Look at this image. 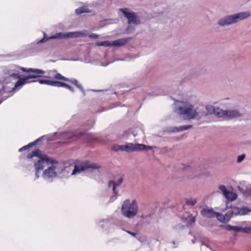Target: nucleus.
<instances>
[{
    "label": "nucleus",
    "mask_w": 251,
    "mask_h": 251,
    "mask_svg": "<svg viewBox=\"0 0 251 251\" xmlns=\"http://www.w3.org/2000/svg\"><path fill=\"white\" fill-rule=\"evenodd\" d=\"M44 77L48 79H39L38 81L40 84H44L57 87H62L69 90L71 92H74V90L73 87L66 83L58 81L63 80L75 85L78 88L83 91L82 86L78 83V82L76 79H70L68 78L63 76L56 70L50 71L48 72V75L44 76Z\"/></svg>",
    "instance_id": "f257e3e1"
},
{
    "label": "nucleus",
    "mask_w": 251,
    "mask_h": 251,
    "mask_svg": "<svg viewBox=\"0 0 251 251\" xmlns=\"http://www.w3.org/2000/svg\"><path fill=\"white\" fill-rule=\"evenodd\" d=\"M174 111L177 115L184 116V119L186 120L194 119L199 116L200 117L207 116L204 111L198 112L191 103L176 100H174Z\"/></svg>",
    "instance_id": "f03ea898"
},
{
    "label": "nucleus",
    "mask_w": 251,
    "mask_h": 251,
    "mask_svg": "<svg viewBox=\"0 0 251 251\" xmlns=\"http://www.w3.org/2000/svg\"><path fill=\"white\" fill-rule=\"evenodd\" d=\"M36 156L39 158L37 162L34 164L35 169L36 170V176L37 177H39L38 173L44 168L50 164H53L57 162L54 161L53 159H50L46 155L42 154L39 149H36L27 155V158H32L33 157Z\"/></svg>",
    "instance_id": "7ed1b4c3"
},
{
    "label": "nucleus",
    "mask_w": 251,
    "mask_h": 251,
    "mask_svg": "<svg viewBox=\"0 0 251 251\" xmlns=\"http://www.w3.org/2000/svg\"><path fill=\"white\" fill-rule=\"evenodd\" d=\"M250 15L249 12H241L232 15H226L218 20L217 25L221 27L228 26L248 18Z\"/></svg>",
    "instance_id": "20e7f679"
},
{
    "label": "nucleus",
    "mask_w": 251,
    "mask_h": 251,
    "mask_svg": "<svg viewBox=\"0 0 251 251\" xmlns=\"http://www.w3.org/2000/svg\"><path fill=\"white\" fill-rule=\"evenodd\" d=\"M138 203L135 200L126 199L124 201L121 207V213L124 217L131 219L138 213Z\"/></svg>",
    "instance_id": "39448f33"
},
{
    "label": "nucleus",
    "mask_w": 251,
    "mask_h": 251,
    "mask_svg": "<svg viewBox=\"0 0 251 251\" xmlns=\"http://www.w3.org/2000/svg\"><path fill=\"white\" fill-rule=\"evenodd\" d=\"M23 72L28 73V75L23 77L22 78H20V79L17 80L16 85V87H17L31 82V81H29L30 79L40 77L45 73L42 70L26 68H24V69H23Z\"/></svg>",
    "instance_id": "423d86ee"
},
{
    "label": "nucleus",
    "mask_w": 251,
    "mask_h": 251,
    "mask_svg": "<svg viewBox=\"0 0 251 251\" xmlns=\"http://www.w3.org/2000/svg\"><path fill=\"white\" fill-rule=\"evenodd\" d=\"M151 149V147L147 146L144 144L132 143H128L124 145H115L113 147V150L115 151L121 150L126 152L137 151Z\"/></svg>",
    "instance_id": "0eeeda50"
},
{
    "label": "nucleus",
    "mask_w": 251,
    "mask_h": 251,
    "mask_svg": "<svg viewBox=\"0 0 251 251\" xmlns=\"http://www.w3.org/2000/svg\"><path fill=\"white\" fill-rule=\"evenodd\" d=\"M23 69L24 68L18 65H11L4 67L3 72L5 75H8L10 77L19 79L20 78H22L21 75H20V72L21 71L23 72Z\"/></svg>",
    "instance_id": "6e6552de"
},
{
    "label": "nucleus",
    "mask_w": 251,
    "mask_h": 251,
    "mask_svg": "<svg viewBox=\"0 0 251 251\" xmlns=\"http://www.w3.org/2000/svg\"><path fill=\"white\" fill-rule=\"evenodd\" d=\"M100 167L95 163H91L89 161L81 162L75 165L74 169L73 171L72 175H75L77 173H80L82 171L89 169H98Z\"/></svg>",
    "instance_id": "1a4fd4ad"
},
{
    "label": "nucleus",
    "mask_w": 251,
    "mask_h": 251,
    "mask_svg": "<svg viewBox=\"0 0 251 251\" xmlns=\"http://www.w3.org/2000/svg\"><path fill=\"white\" fill-rule=\"evenodd\" d=\"M130 38H121L118 39L117 40H115L112 42H110L109 41H104L101 42H97L96 43V45L97 46H104V47H109V46H114V47H122L126 44L130 40Z\"/></svg>",
    "instance_id": "9d476101"
},
{
    "label": "nucleus",
    "mask_w": 251,
    "mask_h": 251,
    "mask_svg": "<svg viewBox=\"0 0 251 251\" xmlns=\"http://www.w3.org/2000/svg\"><path fill=\"white\" fill-rule=\"evenodd\" d=\"M86 34L80 31L70 32L67 33L60 32L50 37V39H65L85 36Z\"/></svg>",
    "instance_id": "9b49d317"
},
{
    "label": "nucleus",
    "mask_w": 251,
    "mask_h": 251,
    "mask_svg": "<svg viewBox=\"0 0 251 251\" xmlns=\"http://www.w3.org/2000/svg\"><path fill=\"white\" fill-rule=\"evenodd\" d=\"M17 81L13 85L11 83H6L4 84L2 88V89L0 91L1 95H3L4 93L10 94L8 97L11 96L13 95L15 91H18L20 90L24 85L16 87Z\"/></svg>",
    "instance_id": "f8f14e48"
},
{
    "label": "nucleus",
    "mask_w": 251,
    "mask_h": 251,
    "mask_svg": "<svg viewBox=\"0 0 251 251\" xmlns=\"http://www.w3.org/2000/svg\"><path fill=\"white\" fill-rule=\"evenodd\" d=\"M120 10L127 19L128 24L138 25L140 23V20L135 13L128 12L127 8L121 9Z\"/></svg>",
    "instance_id": "ddd939ff"
},
{
    "label": "nucleus",
    "mask_w": 251,
    "mask_h": 251,
    "mask_svg": "<svg viewBox=\"0 0 251 251\" xmlns=\"http://www.w3.org/2000/svg\"><path fill=\"white\" fill-rule=\"evenodd\" d=\"M192 125H184L181 126L179 127H175V126H169L167 127L164 131L168 133H176L178 132H181L184 130H188L192 127Z\"/></svg>",
    "instance_id": "4468645a"
},
{
    "label": "nucleus",
    "mask_w": 251,
    "mask_h": 251,
    "mask_svg": "<svg viewBox=\"0 0 251 251\" xmlns=\"http://www.w3.org/2000/svg\"><path fill=\"white\" fill-rule=\"evenodd\" d=\"M51 166L49 167L47 170H45L43 172V176L45 178H49L56 176V173L55 172V167L53 164H51Z\"/></svg>",
    "instance_id": "2eb2a0df"
},
{
    "label": "nucleus",
    "mask_w": 251,
    "mask_h": 251,
    "mask_svg": "<svg viewBox=\"0 0 251 251\" xmlns=\"http://www.w3.org/2000/svg\"><path fill=\"white\" fill-rule=\"evenodd\" d=\"M201 214L205 218H213L215 217L216 212H215L212 208L210 209L204 208L201 210Z\"/></svg>",
    "instance_id": "dca6fc26"
},
{
    "label": "nucleus",
    "mask_w": 251,
    "mask_h": 251,
    "mask_svg": "<svg viewBox=\"0 0 251 251\" xmlns=\"http://www.w3.org/2000/svg\"><path fill=\"white\" fill-rule=\"evenodd\" d=\"M226 118L233 119L243 116V114L236 109L226 110Z\"/></svg>",
    "instance_id": "f3484780"
},
{
    "label": "nucleus",
    "mask_w": 251,
    "mask_h": 251,
    "mask_svg": "<svg viewBox=\"0 0 251 251\" xmlns=\"http://www.w3.org/2000/svg\"><path fill=\"white\" fill-rule=\"evenodd\" d=\"M218 118H226V110H224L220 107H216L214 114Z\"/></svg>",
    "instance_id": "a211bd4d"
},
{
    "label": "nucleus",
    "mask_w": 251,
    "mask_h": 251,
    "mask_svg": "<svg viewBox=\"0 0 251 251\" xmlns=\"http://www.w3.org/2000/svg\"><path fill=\"white\" fill-rule=\"evenodd\" d=\"M224 196L226 199L231 201L235 200L237 198V195L236 193L228 191L225 194Z\"/></svg>",
    "instance_id": "6ab92c4d"
},
{
    "label": "nucleus",
    "mask_w": 251,
    "mask_h": 251,
    "mask_svg": "<svg viewBox=\"0 0 251 251\" xmlns=\"http://www.w3.org/2000/svg\"><path fill=\"white\" fill-rule=\"evenodd\" d=\"M75 12L76 14L80 15L84 13H89L90 12V10H89L87 7L83 6L76 9Z\"/></svg>",
    "instance_id": "aec40b11"
},
{
    "label": "nucleus",
    "mask_w": 251,
    "mask_h": 251,
    "mask_svg": "<svg viewBox=\"0 0 251 251\" xmlns=\"http://www.w3.org/2000/svg\"><path fill=\"white\" fill-rule=\"evenodd\" d=\"M251 211V209L247 207H239V215H245Z\"/></svg>",
    "instance_id": "412c9836"
},
{
    "label": "nucleus",
    "mask_w": 251,
    "mask_h": 251,
    "mask_svg": "<svg viewBox=\"0 0 251 251\" xmlns=\"http://www.w3.org/2000/svg\"><path fill=\"white\" fill-rule=\"evenodd\" d=\"M42 139V137L41 138H39L37 139H36L35 141H34L33 142H31V143H30L28 145H26V146H24L23 147L20 148L19 149V151H22L23 150H27V149H28L29 147H32L33 146H34V145H35L36 144H37L38 142L41 141V140Z\"/></svg>",
    "instance_id": "4be33fe9"
},
{
    "label": "nucleus",
    "mask_w": 251,
    "mask_h": 251,
    "mask_svg": "<svg viewBox=\"0 0 251 251\" xmlns=\"http://www.w3.org/2000/svg\"><path fill=\"white\" fill-rule=\"evenodd\" d=\"M232 216L239 215V207L231 205L228 210Z\"/></svg>",
    "instance_id": "5701e85b"
},
{
    "label": "nucleus",
    "mask_w": 251,
    "mask_h": 251,
    "mask_svg": "<svg viewBox=\"0 0 251 251\" xmlns=\"http://www.w3.org/2000/svg\"><path fill=\"white\" fill-rule=\"evenodd\" d=\"M216 107H215L214 106L211 105H206L205 106V109L207 111V115L208 114L212 115L214 114V113L215 112V109Z\"/></svg>",
    "instance_id": "b1692460"
},
{
    "label": "nucleus",
    "mask_w": 251,
    "mask_h": 251,
    "mask_svg": "<svg viewBox=\"0 0 251 251\" xmlns=\"http://www.w3.org/2000/svg\"><path fill=\"white\" fill-rule=\"evenodd\" d=\"M232 217V216L229 211H227L224 215V218H223L222 219L223 223H226L228 222Z\"/></svg>",
    "instance_id": "393cba45"
},
{
    "label": "nucleus",
    "mask_w": 251,
    "mask_h": 251,
    "mask_svg": "<svg viewBox=\"0 0 251 251\" xmlns=\"http://www.w3.org/2000/svg\"><path fill=\"white\" fill-rule=\"evenodd\" d=\"M197 200L196 199L190 198L186 200V203L188 205L193 206L197 203Z\"/></svg>",
    "instance_id": "a878e982"
},
{
    "label": "nucleus",
    "mask_w": 251,
    "mask_h": 251,
    "mask_svg": "<svg viewBox=\"0 0 251 251\" xmlns=\"http://www.w3.org/2000/svg\"><path fill=\"white\" fill-rule=\"evenodd\" d=\"M108 185L109 187H112V190H113V193H114V194L115 195H117V192L116 190V183L114 181L111 180V181H109V182L108 183Z\"/></svg>",
    "instance_id": "bb28decb"
},
{
    "label": "nucleus",
    "mask_w": 251,
    "mask_h": 251,
    "mask_svg": "<svg viewBox=\"0 0 251 251\" xmlns=\"http://www.w3.org/2000/svg\"><path fill=\"white\" fill-rule=\"evenodd\" d=\"M187 220V226L189 225H191L195 222V217L192 216V215L189 216L188 217Z\"/></svg>",
    "instance_id": "cd10ccee"
},
{
    "label": "nucleus",
    "mask_w": 251,
    "mask_h": 251,
    "mask_svg": "<svg viewBox=\"0 0 251 251\" xmlns=\"http://www.w3.org/2000/svg\"><path fill=\"white\" fill-rule=\"evenodd\" d=\"M171 16V14L169 13H163L161 12L160 13H158V20H162L163 17H167V18Z\"/></svg>",
    "instance_id": "c85d7f7f"
},
{
    "label": "nucleus",
    "mask_w": 251,
    "mask_h": 251,
    "mask_svg": "<svg viewBox=\"0 0 251 251\" xmlns=\"http://www.w3.org/2000/svg\"><path fill=\"white\" fill-rule=\"evenodd\" d=\"M246 233H251V227H242L241 226V231Z\"/></svg>",
    "instance_id": "c756f323"
},
{
    "label": "nucleus",
    "mask_w": 251,
    "mask_h": 251,
    "mask_svg": "<svg viewBox=\"0 0 251 251\" xmlns=\"http://www.w3.org/2000/svg\"><path fill=\"white\" fill-rule=\"evenodd\" d=\"M218 188L220 190H221L223 194L224 195H225V194H226L227 193V192L228 191L226 189V187L223 185H220L218 186Z\"/></svg>",
    "instance_id": "7c9ffc66"
},
{
    "label": "nucleus",
    "mask_w": 251,
    "mask_h": 251,
    "mask_svg": "<svg viewBox=\"0 0 251 251\" xmlns=\"http://www.w3.org/2000/svg\"><path fill=\"white\" fill-rule=\"evenodd\" d=\"M215 217H217L218 220L221 223H223L222 219H223V218H224V215L222 214L218 213V212H216Z\"/></svg>",
    "instance_id": "2f4dec72"
},
{
    "label": "nucleus",
    "mask_w": 251,
    "mask_h": 251,
    "mask_svg": "<svg viewBox=\"0 0 251 251\" xmlns=\"http://www.w3.org/2000/svg\"><path fill=\"white\" fill-rule=\"evenodd\" d=\"M185 227V226L184 225H177L174 226L173 228L175 229L176 230H182L184 229Z\"/></svg>",
    "instance_id": "473e14b6"
},
{
    "label": "nucleus",
    "mask_w": 251,
    "mask_h": 251,
    "mask_svg": "<svg viewBox=\"0 0 251 251\" xmlns=\"http://www.w3.org/2000/svg\"><path fill=\"white\" fill-rule=\"evenodd\" d=\"M220 226L226 230L231 231L232 226L230 225H221Z\"/></svg>",
    "instance_id": "72a5a7b5"
},
{
    "label": "nucleus",
    "mask_w": 251,
    "mask_h": 251,
    "mask_svg": "<svg viewBox=\"0 0 251 251\" xmlns=\"http://www.w3.org/2000/svg\"><path fill=\"white\" fill-rule=\"evenodd\" d=\"M245 158V154H242L241 155H240L238 156L237 159V163H240Z\"/></svg>",
    "instance_id": "f704fd0d"
},
{
    "label": "nucleus",
    "mask_w": 251,
    "mask_h": 251,
    "mask_svg": "<svg viewBox=\"0 0 251 251\" xmlns=\"http://www.w3.org/2000/svg\"><path fill=\"white\" fill-rule=\"evenodd\" d=\"M231 231H235L236 232H240L241 231V226H232Z\"/></svg>",
    "instance_id": "c9c22d12"
},
{
    "label": "nucleus",
    "mask_w": 251,
    "mask_h": 251,
    "mask_svg": "<svg viewBox=\"0 0 251 251\" xmlns=\"http://www.w3.org/2000/svg\"><path fill=\"white\" fill-rule=\"evenodd\" d=\"M86 136L87 139H88L89 141H90L91 140H95L96 139V138L92 135H86Z\"/></svg>",
    "instance_id": "e433bc0d"
},
{
    "label": "nucleus",
    "mask_w": 251,
    "mask_h": 251,
    "mask_svg": "<svg viewBox=\"0 0 251 251\" xmlns=\"http://www.w3.org/2000/svg\"><path fill=\"white\" fill-rule=\"evenodd\" d=\"M88 37L90 38L97 39L99 37V35L95 33H92L89 35Z\"/></svg>",
    "instance_id": "4c0bfd02"
},
{
    "label": "nucleus",
    "mask_w": 251,
    "mask_h": 251,
    "mask_svg": "<svg viewBox=\"0 0 251 251\" xmlns=\"http://www.w3.org/2000/svg\"><path fill=\"white\" fill-rule=\"evenodd\" d=\"M123 180V177H120L117 181V182L116 183V186L118 185H120L122 184Z\"/></svg>",
    "instance_id": "58836bf2"
},
{
    "label": "nucleus",
    "mask_w": 251,
    "mask_h": 251,
    "mask_svg": "<svg viewBox=\"0 0 251 251\" xmlns=\"http://www.w3.org/2000/svg\"><path fill=\"white\" fill-rule=\"evenodd\" d=\"M126 232L130 235L134 236V237H135L136 235L137 234L135 232H132L131 231H129V230H127Z\"/></svg>",
    "instance_id": "ea45409f"
},
{
    "label": "nucleus",
    "mask_w": 251,
    "mask_h": 251,
    "mask_svg": "<svg viewBox=\"0 0 251 251\" xmlns=\"http://www.w3.org/2000/svg\"><path fill=\"white\" fill-rule=\"evenodd\" d=\"M201 245L205 246L206 247H207V248L210 249L211 251H212V249L210 247V246L208 245H207L206 244H205L202 241L201 242Z\"/></svg>",
    "instance_id": "a19ab883"
},
{
    "label": "nucleus",
    "mask_w": 251,
    "mask_h": 251,
    "mask_svg": "<svg viewBox=\"0 0 251 251\" xmlns=\"http://www.w3.org/2000/svg\"><path fill=\"white\" fill-rule=\"evenodd\" d=\"M176 21H177V22H178V21H182V19L181 18H177L176 19Z\"/></svg>",
    "instance_id": "79ce46f5"
},
{
    "label": "nucleus",
    "mask_w": 251,
    "mask_h": 251,
    "mask_svg": "<svg viewBox=\"0 0 251 251\" xmlns=\"http://www.w3.org/2000/svg\"><path fill=\"white\" fill-rule=\"evenodd\" d=\"M191 241H192V243H193V244L195 243V242H196V241L194 239H192Z\"/></svg>",
    "instance_id": "37998d69"
},
{
    "label": "nucleus",
    "mask_w": 251,
    "mask_h": 251,
    "mask_svg": "<svg viewBox=\"0 0 251 251\" xmlns=\"http://www.w3.org/2000/svg\"><path fill=\"white\" fill-rule=\"evenodd\" d=\"M189 233V234L192 235V232H191V231H190Z\"/></svg>",
    "instance_id": "c03bdc74"
},
{
    "label": "nucleus",
    "mask_w": 251,
    "mask_h": 251,
    "mask_svg": "<svg viewBox=\"0 0 251 251\" xmlns=\"http://www.w3.org/2000/svg\"><path fill=\"white\" fill-rule=\"evenodd\" d=\"M43 40H44V39H42V40H41V42H43Z\"/></svg>",
    "instance_id": "a18cd8bd"
},
{
    "label": "nucleus",
    "mask_w": 251,
    "mask_h": 251,
    "mask_svg": "<svg viewBox=\"0 0 251 251\" xmlns=\"http://www.w3.org/2000/svg\"><path fill=\"white\" fill-rule=\"evenodd\" d=\"M165 151H167V148H165Z\"/></svg>",
    "instance_id": "49530a36"
},
{
    "label": "nucleus",
    "mask_w": 251,
    "mask_h": 251,
    "mask_svg": "<svg viewBox=\"0 0 251 251\" xmlns=\"http://www.w3.org/2000/svg\"><path fill=\"white\" fill-rule=\"evenodd\" d=\"M173 243L174 244H175V242H174V241H173Z\"/></svg>",
    "instance_id": "de8ad7c7"
},
{
    "label": "nucleus",
    "mask_w": 251,
    "mask_h": 251,
    "mask_svg": "<svg viewBox=\"0 0 251 251\" xmlns=\"http://www.w3.org/2000/svg\"><path fill=\"white\" fill-rule=\"evenodd\" d=\"M1 101H0V104L1 103Z\"/></svg>",
    "instance_id": "09e8293b"
}]
</instances>
